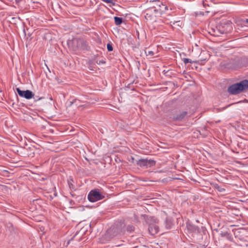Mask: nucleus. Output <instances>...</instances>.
Returning <instances> with one entry per match:
<instances>
[{
  "label": "nucleus",
  "mask_w": 248,
  "mask_h": 248,
  "mask_svg": "<svg viewBox=\"0 0 248 248\" xmlns=\"http://www.w3.org/2000/svg\"><path fill=\"white\" fill-rule=\"evenodd\" d=\"M247 89H248V80L245 79L230 86L228 88V92L230 94L235 95Z\"/></svg>",
  "instance_id": "f257e3e1"
},
{
  "label": "nucleus",
  "mask_w": 248,
  "mask_h": 248,
  "mask_svg": "<svg viewBox=\"0 0 248 248\" xmlns=\"http://www.w3.org/2000/svg\"><path fill=\"white\" fill-rule=\"evenodd\" d=\"M67 45L74 51L78 49L85 50L88 48V44L83 38H74L71 40H68Z\"/></svg>",
  "instance_id": "f03ea898"
},
{
  "label": "nucleus",
  "mask_w": 248,
  "mask_h": 248,
  "mask_svg": "<svg viewBox=\"0 0 248 248\" xmlns=\"http://www.w3.org/2000/svg\"><path fill=\"white\" fill-rule=\"evenodd\" d=\"M125 224L123 222H116L111 226L107 232L112 237L121 234L124 231Z\"/></svg>",
  "instance_id": "7ed1b4c3"
},
{
  "label": "nucleus",
  "mask_w": 248,
  "mask_h": 248,
  "mask_svg": "<svg viewBox=\"0 0 248 248\" xmlns=\"http://www.w3.org/2000/svg\"><path fill=\"white\" fill-rule=\"evenodd\" d=\"M105 198V196L99 189H94L89 192L88 199L91 202H95Z\"/></svg>",
  "instance_id": "20e7f679"
},
{
  "label": "nucleus",
  "mask_w": 248,
  "mask_h": 248,
  "mask_svg": "<svg viewBox=\"0 0 248 248\" xmlns=\"http://www.w3.org/2000/svg\"><path fill=\"white\" fill-rule=\"evenodd\" d=\"M136 164L138 166L140 167H145L147 168L154 166L155 164V162L152 159L142 158L137 160Z\"/></svg>",
  "instance_id": "39448f33"
},
{
  "label": "nucleus",
  "mask_w": 248,
  "mask_h": 248,
  "mask_svg": "<svg viewBox=\"0 0 248 248\" xmlns=\"http://www.w3.org/2000/svg\"><path fill=\"white\" fill-rule=\"evenodd\" d=\"M162 9L155 10L150 8H148L145 10V17L146 19H152V18L155 17L156 16L160 14Z\"/></svg>",
  "instance_id": "423d86ee"
},
{
  "label": "nucleus",
  "mask_w": 248,
  "mask_h": 248,
  "mask_svg": "<svg viewBox=\"0 0 248 248\" xmlns=\"http://www.w3.org/2000/svg\"><path fill=\"white\" fill-rule=\"evenodd\" d=\"M16 91L20 97H24L27 99H30L34 96V93L29 90L22 91L19 88H17Z\"/></svg>",
  "instance_id": "0eeeda50"
},
{
  "label": "nucleus",
  "mask_w": 248,
  "mask_h": 248,
  "mask_svg": "<svg viewBox=\"0 0 248 248\" xmlns=\"http://www.w3.org/2000/svg\"><path fill=\"white\" fill-rule=\"evenodd\" d=\"M142 216L146 223L149 224V226L151 224H155L158 221L157 219L154 217H149L146 215H142Z\"/></svg>",
  "instance_id": "6e6552de"
},
{
  "label": "nucleus",
  "mask_w": 248,
  "mask_h": 248,
  "mask_svg": "<svg viewBox=\"0 0 248 248\" xmlns=\"http://www.w3.org/2000/svg\"><path fill=\"white\" fill-rule=\"evenodd\" d=\"M161 2L159 0L150 1L149 2V7L148 8L158 10V9H161Z\"/></svg>",
  "instance_id": "1a4fd4ad"
},
{
  "label": "nucleus",
  "mask_w": 248,
  "mask_h": 248,
  "mask_svg": "<svg viewBox=\"0 0 248 248\" xmlns=\"http://www.w3.org/2000/svg\"><path fill=\"white\" fill-rule=\"evenodd\" d=\"M148 231L152 235L156 234L159 231V227L155 224H151L149 226Z\"/></svg>",
  "instance_id": "9d476101"
},
{
  "label": "nucleus",
  "mask_w": 248,
  "mask_h": 248,
  "mask_svg": "<svg viewBox=\"0 0 248 248\" xmlns=\"http://www.w3.org/2000/svg\"><path fill=\"white\" fill-rule=\"evenodd\" d=\"M136 32L139 40H142L146 38V32L142 28H140L138 30H137Z\"/></svg>",
  "instance_id": "9b49d317"
},
{
  "label": "nucleus",
  "mask_w": 248,
  "mask_h": 248,
  "mask_svg": "<svg viewBox=\"0 0 248 248\" xmlns=\"http://www.w3.org/2000/svg\"><path fill=\"white\" fill-rule=\"evenodd\" d=\"M187 114V111H182L180 113V114H178L176 116H173V120L175 121H181L186 117Z\"/></svg>",
  "instance_id": "f8f14e48"
},
{
  "label": "nucleus",
  "mask_w": 248,
  "mask_h": 248,
  "mask_svg": "<svg viewBox=\"0 0 248 248\" xmlns=\"http://www.w3.org/2000/svg\"><path fill=\"white\" fill-rule=\"evenodd\" d=\"M186 228L188 232H196L198 230V228L195 225H193L190 223H187L186 224Z\"/></svg>",
  "instance_id": "ddd939ff"
},
{
  "label": "nucleus",
  "mask_w": 248,
  "mask_h": 248,
  "mask_svg": "<svg viewBox=\"0 0 248 248\" xmlns=\"http://www.w3.org/2000/svg\"><path fill=\"white\" fill-rule=\"evenodd\" d=\"M115 23L116 25L121 24L123 21V19L122 17L115 16L114 17Z\"/></svg>",
  "instance_id": "4468645a"
},
{
  "label": "nucleus",
  "mask_w": 248,
  "mask_h": 248,
  "mask_svg": "<svg viewBox=\"0 0 248 248\" xmlns=\"http://www.w3.org/2000/svg\"><path fill=\"white\" fill-rule=\"evenodd\" d=\"M134 227L132 225H129L126 227V230L128 232H131L134 231Z\"/></svg>",
  "instance_id": "2eb2a0df"
},
{
  "label": "nucleus",
  "mask_w": 248,
  "mask_h": 248,
  "mask_svg": "<svg viewBox=\"0 0 248 248\" xmlns=\"http://www.w3.org/2000/svg\"><path fill=\"white\" fill-rule=\"evenodd\" d=\"M32 98H33L35 102H37L39 100H42V99H43L45 98L44 97H39L38 96H34V95L33 96V97Z\"/></svg>",
  "instance_id": "dca6fc26"
},
{
  "label": "nucleus",
  "mask_w": 248,
  "mask_h": 248,
  "mask_svg": "<svg viewBox=\"0 0 248 248\" xmlns=\"http://www.w3.org/2000/svg\"><path fill=\"white\" fill-rule=\"evenodd\" d=\"M107 49L108 51H111L113 50V47L111 44L108 43L107 44Z\"/></svg>",
  "instance_id": "f3484780"
},
{
  "label": "nucleus",
  "mask_w": 248,
  "mask_h": 248,
  "mask_svg": "<svg viewBox=\"0 0 248 248\" xmlns=\"http://www.w3.org/2000/svg\"><path fill=\"white\" fill-rule=\"evenodd\" d=\"M183 61L186 64L188 62H190V63H191L192 62V61L190 59H188V58H184L183 59Z\"/></svg>",
  "instance_id": "a211bd4d"
},
{
  "label": "nucleus",
  "mask_w": 248,
  "mask_h": 248,
  "mask_svg": "<svg viewBox=\"0 0 248 248\" xmlns=\"http://www.w3.org/2000/svg\"><path fill=\"white\" fill-rule=\"evenodd\" d=\"M220 235L222 237H225L228 236L229 233L227 232H225L221 233Z\"/></svg>",
  "instance_id": "6ab92c4d"
},
{
  "label": "nucleus",
  "mask_w": 248,
  "mask_h": 248,
  "mask_svg": "<svg viewBox=\"0 0 248 248\" xmlns=\"http://www.w3.org/2000/svg\"><path fill=\"white\" fill-rule=\"evenodd\" d=\"M95 62L97 64H100L101 63H106V62L105 61H104L103 60H96L95 61Z\"/></svg>",
  "instance_id": "aec40b11"
},
{
  "label": "nucleus",
  "mask_w": 248,
  "mask_h": 248,
  "mask_svg": "<svg viewBox=\"0 0 248 248\" xmlns=\"http://www.w3.org/2000/svg\"><path fill=\"white\" fill-rule=\"evenodd\" d=\"M104 1H105L107 3H112V5H114L115 4V2H113V0H103Z\"/></svg>",
  "instance_id": "412c9836"
},
{
  "label": "nucleus",
  "mask_w": 248,
  "mask_h": 248,
  "mask_svg": "<svg viewBox=\"0 0 248 248\" xmlns=\"http://www.w3.org/2000/svg\"><path fill=\"white\" fill-rule=\"evenodd\" d=\"M77 102V100L75 99L74 101H71L70 102L69 106H71L74 103H76Z\"/></svg>",
  "instance_id": "4be33fe9"
},
{
  "label": "nucleus",
  "mask_w": 248,
  "mask_h": 248,
  "mask_svg": "<svg viewBox=\"0 0 248 248\" xmlns=\"http://www.w3.org/2000/svg\"><path fill=\"white\" fill-rule=\"evenodd\" d=\"M68 183L69 186L70 188L74 187V185L71 183L69 182V181L68 182Z\"/></svg>",
  "instance_id": "5701e85b"
},
{
  "label": "nucleus",
  "mask_w": 248,
  "mask_h": 248,
  "mask_svg": "<svg viewBox=\"0 0 248 248\" xmlns=\"http://www.w3.org/2000/svg\"><path fill=\"white\" fill-rule=\"evenodd\" d=\"M149 54L153 55V52L152 51H149L148 52Z\"/></svg>",
  "instance_id": "b1692460"
},
{
  "label": "nucleus",
  "mask_w": 248,
  "mask_h": 248,
  "mask_svg": "<svg viewBox=\"0 0 248 248\" xmlns=\"http://www.w3.org/2000/svg\"><path fill=\"white\" fill-rule=\"evenodd\" d=\"M166 227H167V229H170V225H168V224H167Z\"/></svg>",
  "instance_id": "393cba45"
},
{
  "label": "nucleus",
  "mask_w": 248,
  "mask_h": 248,
  "mask_svg": "<svg viewBox=\"0 0 248 248\" xmlns=\"http://www.w3.org/2000/svg\"><path fill=\"white\" fill-rule=\"evenodd\" d=\"M245 22L246 23H248V19H246V20L245 21Z\"/></svg>",
  "instance_id": "a878e982"
},
{
  "label": "nucleus",
  "mask_w": 248,
  "mask_h": 248,
  "mask_svg": "<svg viewBox=\"0 0 248 248\" xmlns=\"http://www.w3.org/2000/svg\"><path fill=\"white\" fill-rule=\"evenodd\" d=\"M229 106H230V105H229V106H227V107H224V108H223L222 109H225L226 108H228Z\"/></svg>",
  "instance_id": "bb28decb"
}]
</instances>
